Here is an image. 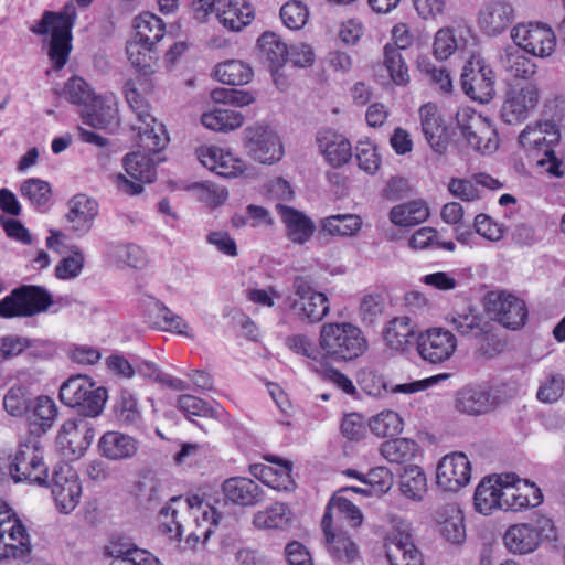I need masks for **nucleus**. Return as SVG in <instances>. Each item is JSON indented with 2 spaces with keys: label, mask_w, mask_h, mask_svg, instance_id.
<instances>
[{
  "label": "nucleus",
  "mask_w": 565,
  "mask_h": 565,
  "mask_svg": "<svg viewBox=\"0 0 565 565\" xmlns=\"http://www.w3.org/2000/svg\"><path fill=\"white\" fill-rule=\"evenodd\" d=\"M515 10L507 0H491L479 11L478 24L487 35H499L514 21Z\"/></svg>",
  "instance_id": "obj_21"
},
{
  "label": "nucleus",
  "mask_w": 565,
  "mask_h": 565,
  "mask_svg": "<svg viewBox=\"0 0 565 565\" xmlns=\"http://www.w3.org/2000/svg\"><path fill=\"white\" fill-rule=\"evenodd\" d=\"M95 429L86 418L66 420L58 433V444L74 457H81L90 446Z\"/></svg>",
  "instance_id": "obj_20"
},
{
  "label": "nucleus",
  "mask_w": 565,
  "mask_h": 565,
  "mask_svg": "<svg viewBox=\"0 0 565 565\" xmlns=\"http://www.w3.org/2000/svg\"><path fill=\"white\" fill-rule=\"evenodd\" d=\"M128 60L131 65L145 74L151 71V63L153 54L156 53V46L146 45L135 39H131L126 46Z\"/></svg>",
  "instance_id": "obj_58"
},
{
  "label": "nucleus",
  "mask_w": 565,
  "mask_h": 565,
  "mask_svg": "<svg viewBox=\"0 0 565 565\" xmlns=\"http://www.w3.org/2000/svg\"><path fill=\"white\" fill-rule=\"evenodd\" d=\"M294 295L286 301L294 316L308 323L322 321L330 311L329 298L326 294L315 290L310 276H296L292 280Z\"/></svg>",
  "instance_id": "obj_4"
},
{
  "label": "nucleus",
  "mask_w": 565,
  "mask_h": 565,
  "mask_svg": "<svg viewBox=\"0 0 565 565\" xmlns=\"http://www.w3.org/2000/svg\"><path fill=\"white\" fill-rule=\"evenodd\" d=\"M164 158L149 157L140 150L127 153L122 159L126 174L117 173L111 177L113 184L125 195H138L143 192L145 183H152L157 178V166Z\"/></svg>",
  "instance_id": "obj_5"
},
{
  "label": "nucleus",
  "mask_w": 565,
  "mask_h": 565,
  "mask_svg": "<svg viewBox=\"0 0 565 565\" xmlns=\"http://www.w3.org/2000/svg\"><path fill=\"white\" fill-rule=\"evenodd\" d=\"M215 76L223 84L245 85L250 81L253 70L241 61L231 60L216 66Z\"/></svg>",
  "instance_id": "obj_44"
},
{
  "label": "nucleus",
  "mask_w": 565,
  "mask_h": 565,
  "mask_svg": "<svg viewBox=\"0 0 565 565\" xmlns=\"http://www.w3.org/2000/svg\"><path fill=\"white\" fill-rule=\"evenodd\" d=\"M422 131L430 148L443 154L447 150L448 135L447 128L438 114L437 107L433 104H426L419 109Z\"/></svg>",
  "instance_id": "obj_24"
},
{
  "label": "nucleus",
  "mask_w": 565,
  "mask_h": 565,
  "mask_svg": "<svg viewBox=\"0 0 565 565\" xmlns=\"http://www.w3.org/2000/svg\"><path fill=\"white\" fill-rule=\"evenodd\" d=\"M243 121L244 117L239 111L227 108H216L210 113H204L201 117L204 127L223 132L239 128Z\"/></svg>",
  "instance_id": "obj_42"
},
{
  "label": "nucleus",
  "mask_w": 565,
  "mask_h": 565,
  "mask_svg": "<svg viewBox=\"0 0 565 565\" xmlns=\"http://www.w3.org/2000/svg\"><path fill=\"white\" fill-rule=\"evenodd\" d=\"M115 413L118 422L124 426H137L141 423V411L137 397L122 391L115 406Z\"/></svg>",
  "instance_id": "obj_53"
},
{
  "label": "nucleus",
  "mask_w": 565,
  "mask_h": 565,
  "mask_svg": "<svg viewBox=\"0 0 565 565\" xmlns=\"http://www.w3.org/2000/svg\"><path fill=\"white\" fill-rule=\"evenodd\" d=\"M490 394L481 387H463L457 396L456 407L468 415H481L491 408Z\"/></svg>",
  "instance_id": "obj_34"
},
{
  "label": "nucleus",
  "mask_w": 565,
  "mask_h": 565,
  "mask_svg": "<svg viewBox=\"0 0 565 565\" xmlns=\"http://www.w3.org/2000/svg\"><path fill=\"white\" fill-rule=\"evenodd\" d=\"M319 348L322 359L333 362H351L369 349L363 331L351 322H330L321 327Z\"/></svg>",
  "instance_id": "obj_1"
},
{
  "label": "nucleus",
  "mask_w": 565,
  "mask_h": 565,
  "mask_svg": "<svg viewBox=\"0 0 565 565\" xmlns=\"http://www.w3.org/2000/svg\"><path fill=\"white\" fill-rule=\"evenodd\" d=\"M164 29L166 24L159 17L145 12L135 20L132 39L153 47L164 36Z\"/></svg>",
  "instance_id": "obj_38"
},
{
  "label": "nucleus",
  "mask_w": 565,
  "mask_h": 565,
  "mask_svg": "<svg viewBox=\"0 0 565 565\" xmlns=\"http://www.w3.org/2000/svg\"><path fill=\"white\" fill-rule=\"evenodd\" d=\"M317 142L326 161L332 167H341L352 157L350 141L332 129L319 131Z\"/></svg>",
  "instance_id": "obj_25"
},
{
  "label": "nucleus",
  "mask_w": 565,
  "mask_h": 565,
  "mask_svg": "<svg viewBox=\"0 0 565 565\" xmlns=\"http://www.w3.org/2000/svg\"><path fill=\"white\" fill-rule=\"evenodd\" d=\"M370 428L377 437H394L402 433L403 419L396 412L384 411L371 419Z\"/></svg>",
  "instance_id": "obj_55"
},
{
  "label": "nucleus",
  "mask_w": 565,
  "mask_h": 565,
  "mask_svg": "<svg viewBox=\"0 0 565 565\" xmlns=\"http://www.w3.org/2000/svg\"><path fill=\"white\" fill-rule=\"evenodd\" d=\"M216 18L230 31H239L250 23L253 9L246 0H216Z\"/></svg>",
  "instance_id": "obj_28"
},
{
  "label": "nucleus",
  "mask_w": 565,
  "mask_h": 565,
  "mask_svg": "<svg viewBox=\"0 0 565 565\" xmlns=\"http://www.w3.org/2000/svg\"><path fill=\"white\" fill-rule=\"evenodd\" d=\"M539 97V89L533 84L511 86L501 108L502 120L509 125L523 122L537 106Z\"/></svg>",
  "instance_id": "obj_16"
},
{
  "label": "nucleus",
  "mask_w": 565,
  "mask_h": 565,
  "mask_svg": "<svg viewBox=\"0 0 565 565\" xmlns=\"http://www.w3.org/2000/svg\"><path fill=\"white\" fill-rule=\"evenodd\" d=\"M139 136V150L149 157H160V151L164 149L169 142V137L162 124H158L148 119V124L137 126Z\"/></svg>",
  "instance_id": "obj_30"
},
{
  "label": "nucleus",
  "mask_w": 565,
  "mask_h": 565,
  "mask_svg": "<svg viewBox=\"0 0 565 565\" xmlns=\"http://www.w3.org/2000/svg\"><path fill=\"white\" fill-rule=\"evenodd\" d=\"M83 121L96 129H108L118 124L117 104L111 97L97 96L82 109Z\"/></svg>",
  "instance_id": "obj_26"
},
{
  "label": "nucleus",
  "mask_w": 565,
  "mask_h": 565,
  "mask_svg": "<svg viewBox=\"0 0 565 565\" xmlns=\"http://www.w3.org/2000/svg\"><path fill=\"white\" fill-rule=\"evenodd\" d=\"M361 220L353 214H338L326 217L321 227L330 235L351 236L361 228Z\"/></svg>",
  "instance_id": "obj_54"
},
{
  "label": "nucleus",
  "mask_w": 565,
  "mask_h": 565,
  "mask_svg": "<svg viewBox=\"0 0 565 565\" xmlns=\"http://www.w3.org/2000/svg\"><path fill=\"white\" fill-rule=\"evenodd\" d=\"M439 532L448 542L461 544L466 539V529L460 512L456 511L452 515L439 522Z\"/></svg>",
  "instance_id": "obj_64"
},
{
  "label": "nucleus",
  "mask_w": 565,
  "mask_h": 565,
  "mask_svg": "<svg viewBox=\"0 0 565 565\" xmlns=\"http://www.w3.org/2000/svg\"><path fill=\"white\" fill-rule=\"evenodd\" d=\"M500 482H502L501 510L519 511L529 508L531 501L522 497L521 479L515 473L501 475Z\"/></svg>",
  "instance_id": "obj_40"
},
{
  "label": "nucleus",
  "mask_w": 565,
  "mask_h": 565,
  "mask_svg": "<svg viewBox=\"0 0 565 565\" xmlns=\"http://www.w3.org/2000/svg\"><path fill=\"white\" fill-rule=\"evenodd\" d=\"M289 523L287 507L284 503H274L263 511L254 514L253 524L258 529H284Z\"/></svg>",
  "instance_id": "obj_50"
},
{
  "label": "nucleus",
  "mask_w": 565,
  "mask_h": 565,
  "mask_svg": "<svg viewBox=\"0 0 565 565\" xmlns=\"http://www.w3.org/2000/svg\"><path fill=\"white\" fill-rule=\"evenodd\" d=\"M324 539L328 552L334 559L350 563L356 558L358 547L344 533L328 534Z\"/></svg>",
  "instance_id": "obj_51"
},
{
  "label": "nucleus",
  "mask_w": 565,
  "mask_h": 565,
  "mask_svg": "<svg viewBox=\"0 0 565 565\" xmlns=\"http://www.w3.org/2000/svg\"><path fill=\"white\" fill-rule=\"evenodd\" d=\"M386 557L391 565H424L414 544L409 525L401 523L387 537Z\"/></svg>",
  "instance_id": "obj_19"
},
{
  "label": "nucleus",
  "mask_w": 565,
  "mask_h": 565,
  "mask_svg": "<svg viewBox=\"0 0 565 565\" xmlns=\"http://www.w3.org/2000/svg\"><path fill=\"white\" fill-rule=\"evenodd\" d=\"M504 544L514 554H529L539 547V534L530 524H514L505 532Z\"/></svg>",
  "instance_id": "obj_31"
},
{
  "label": "nucleus",
  "mask_w": 565,
  "mask_h": 565,
  "mask_svg": "<svg viewBox=\"0 0 565 565\" xmlns=\"http://www.w3.org/2000/svg\"><path fill=\"white\" fill-rule=\"evenodd\" d=\"M486 309L493 315L499 323L512 330L524 326L527 310L524 301L503 291H491L487 295Z\"/></svg>",
  "instance_id": "obj_17"
},
{
  "label": "nucleus",
  "mask_w": 565,
  "mask_h": 565,
  "mask_svg": "<svg viewBox=\"0 0 565 565\" xmlns=\"http://www.w3.org/2000/svg\"><path fill=\"white\" fill-rule=\"evenodd\" d=\"M52 303V295L44 287L23 285L14 288L0 300V317L3 319L30 318L45 312Z\"/></svg>",
  "instance_id": "obj_7"
},
{
  "label": "nucleus",
  "mask_w": 565,
  "mask_h": 565,
  "mask_svg": "<svg viewBox=\"0 0 565 565\" xmlns=\"http://www.w3.org/2000/svg\"><path fill=\"white\" fill-rule=\"evenodd\" d=\"M418 452V445L407 438L391 439L382 444L381 455L392 463H407Z\"/></svg>",
  "instance_id": "obj_43"
},
{
  "label": "nucleus",
  "mask_w": 565,
  "mask_h": 565,
  "mask_svg": "<svg viewBox=\"0 0 565 565\" xmlns=\"http://www.w3.org/2000/svg\"><path fill=\"white\" fill-rule=\"evenodd\" d=\"M514 43L525 52L548 57L555 51L556 38L553 30L543 23H519L511 30Z\"/></svg>",
  "instance_id": "obj_13"
},
{
  "label": "nucleus",
  "mask_w": 565,
  "mask_h": 565,
  "mask_svg": "<svg viewBox=\"0 0 565 565\" xmlns=\"http://www.w3.org/2000/svg\"><path fill=\"white\" fill-rule=\"evenodd\" d=\"M565 391V379L562 374H548L541 383L536 397L543 403H555Z\"/></svg>",
  "instance_id": "obj_63"
},
{
  "label": "nucleus",
  "mask_w": 565,
  "mask_h": 565,
  "mask_svg": "<svg viewBox=\"0 0 565 565\" xmlns=\"http://www.w3.org/2000/svg\"><path fill=\"white\" fill-rule=\"evenodd\" d=\"M383 63L396 85H406L409 82L408 67L398 47L386 44Z\"/></svg>",
  "instance_id": "obj_49"
},
{
  "label": "nucleus",
  "mask_w": 565,
  "mask_h": 565,
  "mask_svg": "<svg viewBox=\"0 0 565 565\" xmlns=\"http://www.w3.org/2000/svg\"><path fill=\"white\" fill-rule=\"evenodd\" d=\"M98 214V203L86 194H76L68 202L66 220L72 231L79 235L87 234Z\"/></svg>",
  "instance_id": "obj_23"
},
{
  "label": "nucleus",
  "mask_w": 565,
  "mask_h": 565,
  "mask_svg": "<svg viewBox=\"0 0 565 565\" xmlns=\"http://www.w3.org/2000/svg\"><path fill=\"white\" fill-rule=\"evenodd\" d=\"M415 334V324L407 316L392 319L385 330L384 340L386 344L396 351H403L409 344Z\"/></svg>",
  "instance_id": "obj_35"
},
{
  "label": "nucleus",
  "mask_w": 565,
  "mask_h": 565,
  "mask_svg": "<svg viewBox=\"0 0 565 565\" xmlns=\"http://www.w3.org/2000/svg\"><path fill=\"white\" fill-rule=\"evenodd\" d=\"M60 398L70 407H77L85 417H96L103 412L107 391L86 375H75L62 384Z\"/></svg>",
  "instance_id": "obj_6"
},
{
  "label": "nucleus",
  "mask_w": 565,
  "mask_h": 565,
  "mask_svg": "<svg viewBox=\"0 0 565 565\" xmlns=\"http://www.w3.org/2000/svg\"><path fill=\"white\" fill-rule=\"evenodd\" d=\"M428 215V207L420 201L399 204L390 211L391 222L402 227L415 226L423 223Z\"/></svg>",
  "instance_id": "obj_41"
},
{
  "label": "nucleus",
  "mask_w": 565,
  "mask_h": 565,
  "mask_svg": "<svg viewBox=\"0 0 565 565\" xmlns=\"http://www.w3.org/2000/svg\"><path fill=\"white\" fill-rule=\"evenodd\" d=\"M61 94L70 103L79 105L83 108L97 97L89 84L78 76L68 78Z\"/></svg>",
  "instance_id": "obj_52"
},
{
  "label": "nucleus",
  "mask_w": 565,
  "mask_h": 565,
  "mask_svg": "<svg viewBox=\"0 0 565 565\" xmlns=\"http://www.w3.org/2000/svg\"><path fill=\"white\" fill-rule=\"evenodd\" d=\"M76 17L75 4L68 2L60 12L45 11L41 20L30 28V31L36 35L51 33L49 56L55 70H61L67 63L72 49V28Z\"/></svg>",
  "instance_id": "obj_2"
},
{
  "label": "nucleus",
  "mask_w": 565,
  "mask_h": 565,
  "mask_svg": "<svg viewBox=\"0 0 565 565\" xmlns=\"http://www.w3.org/2000/svg\"><path fill=\"white\" fill-rule=\"evenodd\" d=\"M543 129L544 137H546L544 146L546 147L543 149L544 157L537 161V164L543 167L548 174L561 178L564 175L561 169L562 161L555 156L554 150L551 149V146L557 143L561 138L559 130L552 120L543 121Z\"/></svg>",
  "instance_id": "obj_37"
},
{
  "label": "nucleus",
  "mask_w": 565,
  "mask_h": 565,
  "mask_svg": "<svg viewBox=\"0 0 565 565\" xmlns=\"http://www.w3.org/2000/svg\"><path fill=\"white\" fill-rule=\"evenodd\" d=\"M30 535L15 512L0 502V559L21 558L30 554Z\"/></svg>",
  "instance_id": "obj_8"
},
{
  "label": "nucleus",
  "mask_w": 565,
  "mask_h": 565,
  "mask_svg": "<svg viewBox=\"0 0 565 565\" xmlns=\"http://www.w3.org/2000/svg\"><path fill=\"white\" fill-rule=\"evenodd\" d=\"M222 491L228 501L242 507L256 505L264 497L263 489L252 479L244 477L226 479Z\"/></svg>",
  "instance_id": "obj_27"
},
{
  "label": "nucleus",
  "mask_w": 565,
  "mask_h": 565,
  "mask_svg": "<svg viewBox=\"0 0 565 565\" xmlns=\"http://www.w3.org/2000/svg\"><path fill=\"white\" fill-rule=\"evenodd\" d=\"M363 483L367 489H362L364 495H383L393 486V475L386 467L371 469L364 477Z\"/></svg>",
  "instance_id": "obj_56"
},
{
  "label": "nucleus",
  "mask_w": 565,
  "mask_h": 565,
  "mask_svg": "<svg viewBox=\"0 0 565 565\" xmlns=\"http://www.w3.org/2000/svg\"><path fill=\"white\" fill-rule=\"evenodd\" d=\"M244 146L257 162L273 164L284 156V147L276 130L263 124H254L244 130Z\"/></svg>",
  "instance_id": "obj_9"
},
{
  "label": "nucleus",
  "mask_w": 565,
  "mask_h": 565,
  "mask_svg": "<svg viewBox=\"0 0 565 565\" xmlns=\"http://www.w3.org/2000/svg\"><path fill=\"white\" fill-rule=\"evenodd\" d=\"M501 492L502 482L500 476L495 479H483L477 487L475 492L476 510L484 515L490 514L493 509L501 510Z\"/></svg>",
  "instance_id": "obj_33"
},
{
  "label": "nucleus",
  "mask_w": 565,
  "mask_h": 565,
  "mask_svg": "<svg viewBox=\"0 0 565 565\" xmlns=\"http://www.w3.org/2000/svg\"><path fill=\"white\" fill-rule=\"evenodd\" d=\"M56 416L57 407L51 397L44 395L36 397L30 416L31 434L40 436L47 431L53 426Z\"/></svg>",
  "instance_id": "obj_39"
},
{
  "label": "nucleus",
  "mask_w": 565,
  "mask_h": 565,
  "mask_svg": "<svg viewBox=\"0 0 565 565\" xmlns=\"http://www.w3.org/2000/svg\"><path fill=\"white\" fill-rule=\"evenodd\" d=\"M456 120L461 136L473 150L482 153L497 150V132L481 115L466 108L457 113Z\"/></svg>",
  "instance_id": "obj_12"
},
{
  "label": "nucleus",
  "mask_w": 565,
  "mask_h": 565,
  "mask_svg": "<svg viewBox=\"0 0 565 565\" xmlns=\"http://www.w3.org/2000/svg\"><path fill=\"white\" fill-rule=\"evenodd\" d=\"M105 554L111 557L113 561L125 559L126 562L135 564L150 559H159L149 551L139 548L136 544L122 537L113 539L109 544L105 546Z\"/></svg>",
  "instance_id": "obj_36"
},
{
  "label": "nucleus",
  "mask_w": 565,
  "mask_h": 565,
  "mask_svg": "<svg viewBox=\"0 0 565 565\" xmlns=\"http://www.w3.org/2000/svg\"><path fill=\"white\" fill-rule=\"evenodd\" d=\"M457 337L443 327L428 328L416 338L418 355L429 364H443L451 359L457 351Z\"/></svg>",
  "instance_id": "obj_11"
},
{
  "label": "nucleus",
  "mask_w": 565,
  "mask_h": 565,
  "mask_svg": "<svg viewBox=\"0 0 565 565\" xmlns=\"http://www.w3.org/2000/svg\"><path fill=\"white\" fill-rule=\"evenodd\" d=\"M282 23L290 30L302 29L309 19V10L300 0H290L280 8Z\"/></svg>",
  "instance_id": "obj_57"
},
{
  "label": "nucleus",
  "mask_w": 565,
  "mask_h": 565,
  "mask_svg": "<svg viewBox=\"0 0 565 565\" xmlns=\"http://www.w3.org/2000/svg\"><path fill=\"white\" fill-rule=\"evenodd\" d=\"M51 492L57 510L71 513L78 504L82 484L76 471L67 463L57 465L53 469Z\"/></svg>",
  "instance_id": "obj_15"
},
{
  "label": "nucleus",
  "mask_w": 565,
  "mask_h": 565,
  "mask_svg": "<svg viewBox=\"0 0 565 565\" xmlns=\"http://www.w3.org/2000/svg\"><path fill=\"white\" fill-rule=\"evenodd\" d=\"M399 488L406 498L420 500L427 488L426 476L422 468L418 466L406 467L401 475Z\"/></svg>",
  "instance_id": "obj_46"
},
{
  "label": "nucleus",
  "mask_w": 565,
  "mask_h": 565,
  "mask_svg": "<svg viewBox=\"0 0 565 565\" xmlns=\"http://www.w3.org/2000/svg\"><path fill=\"white\" fill-rule=\"evenodd\" d=\"M4 409L12 416L23 415L30 407V393L24 385H13L3 398Z\"/></svg>",
  "instance_id": "obj_61"
},
{
  "label": "nucleus",
  "mask_w": 565,
  "mask_h": 565,
  "mask_svg": "<svg viewBox=\"0 0 565 565\" xmlns=\"http://www.w3.org/2000/svg\"><path fill=\"white\" fill-rule=\"evenodd\" d=\"M260 58L274 68L281 67L288 56L287 44L274 32H264L257 41Z\"/></svg>",
  "instance_id": "obj_32"
},
{
  "label": "nucleus",
  "mask_w": 565,
  "mask_h": 565,
  "mask_svg": "<svg viewBox=\"0 0 565 565\" xmlns=\"http://www.w3.org/2000/svg\"><path fill=\"white\" fill-rule=\"evenodd\" d=\"M20 192L28 198L32 205L40 207L46 204L51 198V186L46 181L30 178L22 182Z\"/></svg>",
  "instance_id": "obj_60"
},
{
  "label": "nucleus",
  "mask_w": 565,
  "mask_h": 565,
  "mask_svg": "<svg viewBox=\"0 0 565 565\" xmlns=\"http://www.w3.org/2000/svg\"><path fill=\"white\" fill-rule=\"evenodd\" d=\"M106 254L108 257L132 268H142L147 263L143 249L135 244H108Z\"/></svg>",
  "instance_id": "obj_47"
},
{
  "label": "nucleus",
  "mask_w": 565,
  "mask_h": 565,
  "mask_svg": "<svg viewBox=\"0 0 565 565\" xmlns=\"http://www.w3.org/2000/svg\"><path fill=\"white\" fill-rule=\"evenodd\" d=\"M277 213L286 225L287 236L297 244H303L315 232L313 222L302 212L284 204H276Z\"/></svg>",
  "instance_id": "obj_29"
},
{
  "label": "nucleus",
  "mask_w": 565,
  "mask_h": 565,
  "mask_svg": "<svg viewBox=\"0 0 565 565\" xmlns=\"http://www.w3.org/2000/svg\"><path fill=\"white\" fill-rule=\"evenodd\" d=\"M8 470L15 483L49 486V467L44 462L40 436L30 434L20 441Z\"/></svg>",
  "instance_id": "obj_3"
},
{
  "label": "nucleus",
  "mask_w": 565,
  "mask_h": 565,
  "mask_svg": "<svg viewBox=\"0 0 565 565\" xmlns=\"http://www.w3.org/2000/svg\"><path fill=\"white\" fill-rule=\"evenodd\" d=\"M501 65L510 76L515 78H529L535 74V64L519 49L505 50L501 56Z\"/></svg>",
  "instance_id": "obj_45"
},
{
  "label": "nucleus",
  "mask_w": 565,
  "mask_h": 565,
  "mask_svg": "<svg viewBox=\"0 0 565 565\" xmlns=\"http://www.w3.org/2000/svg\"><path fill=\"white\" fill-rule=\"evenodd\" d=\"M139 449V441L125 433L109 430L98 440V451L102 457L111 461H120L132 458Z\"/></svg>",
  "instance_id": "obj_22"
},
{
  "label": "nucleus",
  "mask_w": 565,
  "mask_h": 565,
  "mask_svg": "<svg viewBox=\"0 0 565 565\" xmlns=\"http://www.w3.org/2000/svg\"><path fill=\"white\" fill-rule=\"evenodd\" d=\"M124 94L127 103L141 124H148V119L153 121V116L150 114V107L145 98L138 93L134 81L129 79L125 83Z\"/></svg>",
  "instance_id": "obj_62"
},
{
  "label": "nucleus",
  "mask_w": 565,
  "mask_h": 565,
  "mask_svg": "<svg viewBox=\"0 0 565 565\" xmlns=\"http://www.w3.org/2000/svg\"><path fill=\"white\" fill-rule=\"evenodd\" d=\"M191 515L195 522V530L189 534L188 542L207 541L218 524L220 514L216 509L212 505H205L202 513L198 512Z\"/></svg>",
  "instance_id": "obj_48"
},
{
  "label": "nucleus",
  "mask_w": 565,
  "mask_h": 565,
  "mask_svg": "<svg viewBox=\"0 0 565 565\" xmlns=\"http://www.w3.org/2000/svg\"><path fill=\"white\" fill-rule=\"evenodd\" d=\"M437 484L446 491H458L469 483L471 466L463 452L445 456L437 466Z\"/></svg>",
  "instance_id": "obj_18"
},
{
  "label": "nucleus",
  "mask_w": 565,
  "mask_h": 565,
  "mask_svg": "<svg viewBox=\"0 0 565 565\" xmlns=\"http://www.w3.org/2000/svg\"><path fill=\"white\" fill-rule=\"evenodd\" d=\"M445 322L467 340L486 342L494 338V322L471 306L448 312Z\"/></svg>",
  "instance_id": "obj_10"
},
{
  "label": "nucleus",
  "mask_w": 565,
  "mask_h": 565,
  "mask_svg": "<svg viewBox=\"0 0 565 565\" xmlns=\"http://www.w3.org/2000/svg\"><path fill=\"white\" fill-rule=\"evenodd\" d=\"M384 299L382 296L372 294L365 295L360 302L359 317L363 326H374L383 315Z\"/></svg>",
  "instance_id": "obj_59"
},
{
  "label": "nucleus",
  "mask_w": 565,
  "mask_h": 565,
  "mask_svg": "<svg viewBox=\"0 0 565 565\" xmlns=\"http://www.w3.org/2000/svg\"><path fill=\"white\" fill-rule=\"evenodd\" d=\"M461 87L472 99L488 103L494 95L492 68L480 56L472 55L463 65Z\"/></svg>",
  "instance_id": "obj_14"
}]
</instances>
